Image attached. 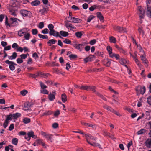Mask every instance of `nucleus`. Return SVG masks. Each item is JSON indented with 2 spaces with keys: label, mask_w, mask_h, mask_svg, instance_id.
<instances>
[{
  "label": "nucleus",
  "mask_w": 151,
  "mask_h": 151,
  "mask_svg": "<svg viewBox=\"0 0 151 151\" xmlns=\"http://www.w3.org/2000/svg\"><path fill=\"white\" fill-rule=\"evenodd\" d=\"M84 135L85 136L86 141L89 144L92 146H98L99 148H101L100 144L94 142L97 139L96 137L92 136L90 134H84Z\"/></svg>",
  "instance_id": "nucleus-1"
},
{
  "label": "nucleus",
  "mask_w": 151,
  "mask_h": 151,
  "mask_svg": "<svg viewBox=\"0 0 151 151\" xmlns=\"http://www.w3.org/2000/svg\"><path fill=\"white\" fill-rule=\"evenodd\" d=\"M135 90L137 95L140 94L143 95L145 92L146 88L144 86L142 87L140 86H138L135 88Z\"/></svg>",
  "instance_id": "nucleus-2"
},
{
  "label": "nucleus",
  "mask_w": 151,
  "mask_h": 151,
  "mask_svg": "<svg viewBox=\"0 0 151 151\" xmlns=\"http://www.w3.org/2000/svg\"><path fill=\"white\" fill-rule=\"evenodd\" d=\"M88 44V43L87 42H84L78 44H75L74 45V47L80 51H81L83 50L84 46Z\"/></svg>",
  "instance_id": "nucleus-3"
},
{
  "label": "nucleus",
  "mask_w": 151,
  "mask_h": 151,
  "mask_svg": "<svg viewBox=\"0 0 151 151\" xmlns=\"http://www.w3.org/2000/svg\"><path fill=\"white\" fill-rule=\"evenodd\" d=\"M27 136L26 135L25 137V139L27 140L28 141H29L30 139V137H32V138L36 139L37 137L36 135L34 134V132L31 131L27 133Z\"/></svg>",
  "instance_id": "nucleus-4"
},
{
  "label": "nucleus",
  "mask_w": 151,
  "mask_h": 151,
  "mask_svg": "<svg viewBox=\"0 0 151 151\" xmlns=\"http://www.w3.org/2000/svg\"><path fill=\"white\" fill-rule=\"evenodd\" d=\"M138 13L140 18L142 19L145 16V13L144 10L143 8L141 6H139L137 8Z\"/></svg>",
  "instance_id": "nucleus-5"
},
{
  "label": "nucleus",
  "mask_w": 151,
  "mask_h": 151,
  "mask_svg": "<svg viewBox=\"0 0 151 151\" xmlns=\"http://www.w3.org/2000/svg\"><path fill=\"white\" fill-rule=\"evenodd\" d=\"M29 29L26 28H23L18 31V35L20 37H22L27 33Z\"/></svg>",
  "instance_id": "nucleus-6"
},
{
  "label": "nucleus",
  "mask_w": 151,
  "mask_h": 151,
  "mask_svg": "<svg viewBox=\"0 0 151 151\" xmlns=\"http://www.w3.org/2000/svg\"><path fill=\"white\" fill-rule=\"evenodd\" d=\"M20 14L24 17L30 16L31 14L30 12L24 9L20 10Z\"/></svg>",
  "instance_id": "nucleus-7"
},
{
  "label": "nucleus",
  "mask_w": 151,
  "mask_h": 151,
  "mask_svg": "<svg viewBox=\"0 0 151 151\" xmlns=\"http://www.w3.org/2000/svg\"><path fill=\"white\" fill-rule=\"evenodd\" d=\"M49 34L50 35H53L56 37H59L60 38H63L61 36L59 35V33L58 32L55 31L54 29L50 31Z\"/></svg>",
  "instance_id": "nucleus-8"
},
{
  "label": "nucleus",
  "mask_w": 151,
  "mask_h": 151,
  "mask_svg": "<svg viewBox=\"0 0 151 151\" xmlns=\"http://www.w3.org/2000/svg\"><path fill=\"white\" fill-rule=\"evenodd\" d=\"M56 91H54L52 93H50L48 95V98L50 101H52L55 99V96L56 94Z\"/></svg>",
  "instance_id": "nucleus-9"
},
{
  "label": "nucleus",
  "mask_w": 151,
  "mask_h": 151,
  "mask_svg": "<svg viewBox=\"0 0 151 151\" xmlns=\"http://www.w3.org/2000/svg\"><path fill=\"white\" fill-rule=\"evenodd\" d=\"M103 63L104 65L107 67H109L111 63V60L109 59H104L103 61Z\"/></svg>",
  "instance_id": "nucleus-10"
},
{
  "label": "nucleus",
  "mask_w": 151,
  "mask_h": 151,
  "mask_svg": "<svg viewBox=\"0 0 151 151\" xmlns=\"http://www.w3.org/2000/svg\"><path fill=\"white\" fill-rule=\"evenodd\" d=\"M65 26L68 29H69L70 28V30L76 29V27L75 26L71 24L68 22H66L65 23Z\"/></svg>",
  "instance_id": "nucleus-11"
},
{
  "label": "nucleus",
  "mask_w": 151,
  "mask_h": 151,
  "mask_svg": "<svg viewBox=\"0 0 151 151\" xmlns=\"http://www.w3.org/2000/svg\"><path fill=\"white\" fill-rule=\"evenodd\" d=\"M147 11L146 12L147 15L149 18H151V6L147 5Z\"/></svg>",
  "instance_id": "nucleus-12"
},
{
  "label": "nucleus",
  "mask_w": 151,
  "mask_h": 151,
  "mask_svg": "<svg viewBox=\"0 0 151 151\" xmlns=\"http://www.w3.org/2000/svg\"><path fill=\"white\" fill-rule=\"evenodd\" d=\"M9 9L11 14L14 16L16 15V14L15 12V8L14 7H13L12 5L10 6L9 7Z\"/></svg>",
  "instance_id": "nucleus-13"
},
{
  "label": "nucleus",
  "mask_w": 151,
  "mask_h": 151,
  "mask_svg": "<svg viewBox=\"0 0 151 151\" xmlns=\"http://www.w3.org/2000/svg\"><path fill=\"white\" fill-rule=\"evenodd\" d=\"M145 145L148 148H151V138H148L146 140Z\"/></svg>",
  "instance_id": "nucleus-14"
},
{
  "label": "nucleus",
  "mask_w": 151,
  "mask_h": 151,
  "mask_svg": "<svg viewBox=\"0 0 151 151\" xmlns=\"http://www.w3.org/2000/svg\"><path fill=\"white\" fill-rule=\"evenodd\" d=\"M103 107L105 109L110 112H113L114 111V110L113 109H112L111 107L107 106L106 104H104L103 106Z\"/></svg>",
  "instance_id": "nucleus-15"
},
{
  "label": "nucleus",
  "mask_w": 151,
  "mask_h": 151,
  "mask_svg": "<svg viewBox=\"0 0 151 151\" xmlns=\"http://www.w3.org/2000/svg\"><path fill=\"white\" fill-rule=\"evenodd\" d=\"M96 15L97 17L99 19V20L101 21L104 22V17L101 12H97L96 13Z\"/></svg>",
  "instance_id": "nucleus-16"
},
{
  "label": "nucleus",
  "mask_w": 151,
  "mask_h": 151,
  "mask_svg": "<svg viewBox=\"0 0 151 151\" xmlns=\"http://www.w3.org/2000/svg\"><path fill=\"white\" fill-rule=\"evenodd\" d=\"M119 62L121 64L124 65L127 68V65H126L127 61L125 60L122 58H120L119 59Z\"/></svg>",
  "instance_id": "nucleus-17"
},
{
  "label": "nucleus",
  "mask_w": 151,
  "mask_h": 151,
  "mask_svg": "<svg viewBox=\"0 0 151 151\" xmlns=\"http://www.w3.org/2000/svg\"><path fill=\"white\" fill-rule=\"evenodd\" d=\"M123 28L118 26H115L114 27V29L115 30L118 31L119 32H122Z\"/></svg>",
  "instance_id": "nucleus-18"
},
{
  "label": "nucleus",
  "mask_w": 151,
  "mask_h": 151,
  "mask_svg": "<svg viewBox=\"0 0 151 151\" xmlns=\"http://www.w3.org/2000/svg\"><path fill=\"white\" fill-rule=\"evenodd\" d=\"M106 49L108 51L109 56L110 57L113 53H112V49L110 46H108L106 47Z\"/></svg>",
  "instance_id": "nucleus-19"
},
{
  "label": "nucleus",
  "mask_w": 151,
  "mask_h": 151,
  "mask_svg": "<svg viewBox=\"0 0 151 151\" xmlns=\"http://www.w3.org/2000/svg\"><path fill=\"white\" fill-rule=\"evenodd\" d=\"M60 33L61 36L64 37L68 36L69 35V33L68 32L64 31H60Z\"/></svg>",
  "instance_id": "nucleus-20"
},
{
  "label": "nucleus",
  "mask_w": 151,
  "mask_h": 151,
  "mask_svg": "<svg viewBox=\"0 0 151 151\" xmlns=\"http://www.w3.org/2000/svg\"><path fill=\"white\" fill-rule=\"evenodd\" d=\"M61 99L63 102L65 103L67 100V97L65 93H63L61 95Z\"/></svg>",
  "instance_id": "nucleus-21"
},
{
  "label": "nucleus",
  "mask_w": 151,
  "mask_h": 151,
  "mask_svg": "<svg viewBox=\"0 0 151 151\" xmlns=\"http://www.w3.org/2000/svg\"><path fill=\"white\" fill-rule=\"evenodd\" d=\"M17 57V53L16 52H14L12 53V55L11 56H9L8 57V58L9 59L12 60V59H15Z\"/></svg>",
  "instance_id": "nucleus-22"
},
{
  "label": "nucleus",
  "mask_w": 151,
  "mask_h": 151,
  "mask_svg": "<svg viewBox=\"0 0 151 151\" xmlns=\"http://www.w3.org/2000/svg\"><path fill=\"white\" fill-rule=\"evenodd\" d=\"M40 2L38 0H35L31 3V4L33 6H36L39 5Z\"/></svg>",
  "instance_id": "nucleus-23"
},
{
  "label": "nucleus",
  "mask_w": 151,
  "mask_h": 151,
  "mask_svg": "<svg viewBox=\"0 0 151 151\" xmlns=\"http://www.w3.org/2000/svg\"><path fill=\"white\" fill-rule=\"evenodd\" d=\"M31 106V105L30 104V103L29 102H26L24 103V107L25 108H27V109H24V110L26 111L27 109H28V108L30 107Z\"/></svg>",
  "instance_id": "nucleus-24"
},
{
  "label": "nucleus",
  "mask_w": 151,
  "mask_h": 151,
  "mask_svg": "<svg viewBox=\"0 0 151 151\" xmlns=\"http://www.w3.org/2000/svg\"><path fill=\"white\" fill-rule=\"evenodd\" d=\"M56 42V40L55 39H51L49 40L47 42L49 46H51L52 44H55Z\"/></svg>",
  "instance_id": "nucleus-25"
},
{
  "label": "nucleus",
  "mask_w": 151,
  "mask_h": 151,
  "mask_svg": "<svg viewBox=\"0 0 151 151\" xmlns=\"http://www.w3.org/2000/svg\"><path fill=\"white\" fill-rule=\"evenodd\" d=\"M14 119H16L21 116V114L17 113L15 114H12Z\"/></svg>",
  "instance_id": "nucleus-26"
},
{
  "label": "nucleus",
  "mask_w": 151,
  "mask_h": 151,
  "mask_svg": "<svg viewBox=\"0 0 151 151\" xmlns=\"http://www.w3.org/2000/svg\"><path fill=\"white\" fill-rule=\"evenodd\" d=\"M109 39L110 42L115 43L116 42V39L113 36L110 37Z\"/></svg>",
  "instance_id": "nucleus-27"
},
{
  "label": "nucleus",
  "mask_w": 151,
  "mask_h": 151,
  "mask_svg": "<svg viewBox=\"0 0 151 151\" xmlns=\"http://www.w3.org/2000/svg\"><path fill=\"white\" fill-rule=\"evenodd\" d=\"M96 87L94 86H88V90H91L93 91V92L96 93L98 92L96 91L95 89Z\"/></svg>",
  "instance_id": "nucleus-28"
},
{
  "label": "nucleus",
  "mask_w": 151,
  "mask_h": 151,
  "mask_svg": "<svg viewBox=\"0 0 151 151\" xmlns=\"http://www.w3.org/2000/svg\"><path fill=\"white\" fill-rule=\"evenodd\" d=\"M80 21V19L74 17L73 18L72 21L70 22L75 23H78Z\"/></svg>",
  "instance_id": "nucleus-29"
},
{
  "label": "nucleus",
  "mask_w": 151,
  "mask_h": 151,
  "mask_svg": "<svg viewBox=\"0 0 151 151\" xmlns=\"http://www.w3.org/2000/svg\"><path fill=\"white\" fill-rule=\"evenodd\" d=\"M38 35L39 37L40 38L47 39H48V37L46 35H42L40 34H38Z\"/></svg>",
  "instance_id": "nucleus-30"
},
{
  "label": "nucleus",
  "mask_w": 151,
  "mask_h": 151,
  "mask_svg": "<svg viewBox=\"0 0 151 151\" xmlns=\"http://www.w3.org/2000/svg\"><path fill=\"white\" fill-rule=\"evenodd\" d=\"M13 118V116L12 114H11L10 115H7L6 120H7V121H8L9 120H11Z\"/></svg>",
  "instance_id": "nucleus-31"
},
{
  "label": "nucleus",
  "mask_w": 151,
  "mask_h": 151,
  "mask_svg": "<svg viewBox=\"0 0 151 151\" xmlns=\"http://www.w3.org/2000/svg\"><path fill=\"white\" fill-rule=\"evenodd\" d=\"M110 57L113 58V57H115L116 59H120L119 55L117 54L113 53L110 56Z\"/></svg>",
  "instance_id": "nucleus-32"
},
{
  "label": "nucleus",
  "mask_w": 151,
  "mask_h": 151,
  "mask_svg": "<svg viewBox=\"0 0 151 151\" xmlns=\"http://www.w3.org/2000/svg\"><path fill=\"white\" fill-rule=\"evenodd\" d=\"M23 122L24 124L29 123L30 122V119L28 118H25L23 119Z\"/></svg>",
  "instance_id": "nucleus-33"
},
{
  "label": "nucleus",
  "mask_w": 151,
  "mask_h": 151,
  "mask_svg": "<svg viewBox=\"0 0 151 151\" xmlns=\"http://www.w3.org/2000/svg\"><path fill=\"white\" fill-rule=\"evenodd\" d=\"M82 32H78L75 34V35L78 38H81V37L82 35Z\"/></svg>",
  "instance_id": "nucleus-34"
},
{
  "label": "nucleus",
  "mask_w": 151,
  "mask_h": 151,
  "mask_svg": "<svg viewBox=\"0 0 151 151\" xmlns=\"http://www.w3.org/2000/svg\"><path fill=\"white\" fill-rule=\"evenodd\" d=\"M146 130L144 129H142L138 131L137 134L138 135H140L145 133Z\"/></svg>",
  "instance_id": "nucleus-35"
},
{
  "label": "nucleus",
  "mask_w": 151,
  "mask_h": 151,
  "mask_svg": "<svg viewBox=\"0 0 151 151\" xmlns=\"http://www.w3.org/2000/svg\"><path fill=\"white\" fill-rule=\"evenodd\" d=\"M52 112L51 111H46L43 113V116L50 115L52 114Z\"/></svg>",
  "instance_id": "nucleus-36"
},
{
  "label": "nucleus",
  "mask_w": 151,
  "mask_h": 151,
  "mask_svg": "<svg viewBox=\"0 0 151 151\" xmlns=\"http://www.w3.org/2000/svg\"><path fill=\"white\" fill-rule=\"evenodd\" d=\"M69 57L72 60L74 59L77 57V55L76 54H71L69 55Z\"/></svg>",
  "instance_id": "nucleus-37"
},
{
  "label": "nucleus",
  "mask_w": 151,
  "mask_h": 151,
  "mask_svg": "<svg viewBox=\"0 0 151 151\" xmlns=\"http://www.w3.org/2000/svg\"><path fill=\"white\" fill-rule=\"evenodd\" d=\"M18 142V139L17 138H14L12 139V144L17 145V144Z\"/></svg>",
  "instance_id": "nucleus-38"
},
{
  "label": "nucleus",
  "mask_w": 151,
  "mask_h": 151,
  "mask_svg": "<svg viewBox=\"0 0 151 151\" xmlns=\"http://www.w3.org/2000/svg\"><path fill=\"white\" fill-rule=\"evenodd\" d=\"M144 54H141L142 55L141 56V60L144 63H147V60L145 57L143 55Z\"/></svg>",
  "instance_id": "nucleus-39"
},
{
  "label": "nucleus",
  "mask_w": 151,
  "mask_h": 151,
  "mask_svg": "<svg viewBox=\"0 0 151 151\" xmlns=\"http://www.w3.org/2000/svg\"><path fill=\"white\" fill-rule=\"evenodd\" d=\"M40 85L42 89H45L47 88V86L45 85L42 82H40Z\"/></svg>",
  "instance_id": "nucleus-40"
},
{
  "label": "nucleus",
  "mask_w": 151,
  "mask_h": 151,
  "mask_svg": "<svg viewBox=\"0 0 151 151\" xmlns=\"http://www.w3.org/2000/svg\"><path fill=\"white\" fill-rule=\"evenodd\" d=\"M96 94L98 96L101 98L105 100V101H107L106 98L104 97L102 95L100 94L99 92L96 93Z\"/></svg>",
  "instance_id": "nucleus-41"
},
{
  "label": "nucleus",
  "mask_w": 151,
  "mask_h": 151,
  "mask_svg": "<svg viewBox=\"0 0 151 151\" xmlns=\"http://www.w3.org/2000/svg\"><path fill=\"white\" fill-rule=\"evenodd\" d=\"M24 38L27 40H28L30 37V34L29 33H26L25 35H24Z\"/></svg>",
  "instance_id": "nucleus-42"
},
{
  "label": "nucleus",
  "mask_w": 151,
  "mask_h": 151,
  "mask_svg": "<svg viewBox=\"0 0 151 151\" xmlns=\"http://www.w3.org/2000/svg\"><path fill=\"white\" fill-rule=\"evenodd\" d=\"M138 30L140 34H141L142 36L144 35V33L142 27H139Z\"/></svg>",
  "instance_id": "nucleus-43"
},
{
  "label": "nucleus",
  "mask_w": 151,
  "mask_h": 151,
  "mask_svg": "<svg viewBox=\"0 0 151 151\" xmlns=\"http://www.w3.org/2000/svg\"><path fill=\"white\" fill-rule=\"evenodd\" d=\"M47 11V9L44 8L43 9L40 10L39 12H40L42 14H44Z\"/></svg>",
  "instance_id": "nucleus-44"
},
{
  "label": "nucleus",
  "mask_w": 151,
  "mask_h": 151,
  "mask_svg": "<svg viewBox=\"0 0 151 151\" xmlns=\"http://www.w3.org/2000/svg\"><path fill=\"white\" fill-rule=\"evenodd\" d=\"M8 64L9 65V68L11 70L13 71L15 69V67L12 64Z\"/></svg>",
  "instance_id": "nucleus-45"
},
{
  "label": "nucleus",
  "mask_w": 151,
  "mask_h": 151,
  "mask_svg": "<svg viewBox=\"0 0 151 151\" xmlns=\"http://www.w3.org/2000/svg\"><path fill=\"white\" fill-rule=\"evenodd\" d=\"M5 62L7 64H12L14 66L17 65L16 64L14 63L13 62L10 61L9 60L5 61Z\"/></svg>",
  "instance_id": "nucleus-46"
},
{
  "label": "nucleus",
  "mask_w": 151,
  "mask_h": 151,
  "mask_svg": "<svg viewBox=\"0 0 151 151\" xmlns=\"http://www.w3.org/2000/svg\"><path fill=\"white\" fill-rule=\"evenodd\" d=\"M63 42L67 44H70L71 43V41L68 39H65L63 41Z\"/></svg>",
  "instance_id": "nucleus-47"
},
{
  "label": "nucleus",
  "mask_w": 151,
  "mask_h": 151,
  "mask_svg": "<svg viewBox=\"0 0 151 151\" xmlns=\"http://www.w3.org/2000/svg\"><path fill=\"white\" fill-rule=\"evenodd\" d=\"M28 93L27 90H24L20 92L21 94L23 96H25Z\"/></svg>",
  "instance_id": "nucleus-48"
},
{
  "label": "nucleus",
  "mask_w": 151,
  "mask_h": 151,
  "mask_svg": "<svg viewBox=\"0 0 151 151\" xmlns=\"http://www.w3.org/2000/svg\"><path fill=\"white\" fill-rule=\"evenodd\" d=\"M48 27L50 31L54 29V26L51 24H49L48 26Z\"/></svg>",
  "instance_id": "nucleus-49"
},
{
  "label": "nucleus",
  "mask_w": 151,
  "mask_h": 151,
  "mask_svg": "<svg viewBox=\"0 0 151 151\" xmlns=\"http://www.w3.org/2000/svg\"><path fill=\"white\" fill-rule=\"evenodd\" d=\"M52 136L51 134H47L45 138L52 142Z\"/></svg>",
  "instance_id": "nucleus-50"
},
{
  "label": "nucleus",
  "mask_w": 151,
  "mask_h": 151,
  "mask_svg": "<svg viewBox=\"0 0 151 151\" xmlns=\"http://www.w3.org/2000/svg\"><path fill=\"white\" fill-rule=\"evenodd\" d=\"M91 61V57H88L84 59V61L85 63H87L89 61Z\"/></svg>",
  "instance_id": "nucleus-51"
},
{
  "label": "nucleus",
  "mask_w": 151,
  "mask_h": 151,
  "mask_svg": "<svg viewBox=\"0 0 151 151\" xmlns=\"http://www.w3.org/2000/svg\"><path fill=\"white\" fill-rule=\"evenodd\" d=\"M41 92L42 93L44 94H48V92L47 90L45 89H42V90H41Z\"/></svg>",
  "instance_id": "nucleus-52"
},
{
  "label": "nucleus",
  "mask_w": 151,
  "mask_h": 151,
  "mask_svg": "<svg viewBox=\"0 0 151 151\" xmlns=\"http://www.w3.org/2000/svg\"><path fill=\"white\" fill-rule=\"evenodd\" d=\"M88 86H81V87H80V89L88 91Z\"/></svg>",
  "instance_id": "nucleus-53"
},
{
  "label": "nucleus",
  "mask_w": 151,
  "mask_h": 151,
  "mask_svg": "<svg viewBox=\"0 0 151 151\" xmlns=\"http://www.w3.org/2000/svg\"><path fill=\"white\" fill-rule=\"evenodd\" d=\"M96 42V39H93L91 40L89 42V44L91 45H94Z\"/></svg>",
  "instance_id": "nucleus-54"
},
{
  "label": "nucleus",
  "mask_w": 151,
  "mask_h": 151,
  "mask_svg": "<svg viewBox=\"0 0 151 151\" xmlns=\"http://www.w3.org/2000/svg\"><path fill=\"white\" fill-rule=\"evenodd\" d=\"M88 127H92L93 129H96V125L95 124H94L93 125L92 124H89L88 125Z\"/></svg>",
  "instance_id": "nucleus-55"
},
{
  "label": "nucleus",
  "mask_w": 151,
  "mask_h": 151,
  "mask_svg": "<svg viewBox=\"0 0 151 151\" xmlns=\"http://www.w3.org/2000/svg\"><path fill=\"white\" fill-rule=\"evenodd\" d=\"M44 27V24L43 22H40L39 23L38 27L40 29Z\"/></svg>",
  "instance_id": "nucleus-56"
},
{
  "label": "nucleus",
  "mask_w": 151,
  "mask_h": 151,
  "mask_svg": "<svg viewBox=\"0 0 151 151\" xmlns=\"http://www.w3.org/2000/svg\"><path fill=\"white\" fill-rule=\"evenodd\" d=\"M27 55H28V54H22L20 55L21 58L22 59V60L25 59H26L27 58Z\"/></svg>",
  "instance_id": "nucleus-57"
},
{
  "label": "nucleus",
  "mask_w": 151,
  "mask_h": 151,
  "mask_svg": "<svg viewBox=\"0 0 151 151\" xmlns=\"http://www.w3.org/2000/svg\"><path fill=\"white\" fill-rule=\"evenodd\" d=\"M17 63L18 64H20L23 62V60L21 58H18L17 60Z\"/></svg>",
  "instance_id": "nucleus-58"
},
{
  "label": "nucleus",
  "mask_w": 151,
  "mask_h": 151,
  "mask_svg": "<svg viewBox=\"0 0 151 151\" xmlns=\"http://www.w3.org/2000/svg\"><path fill=\"white\" fill-rule=\"evenodd\" d=\"M94 16L93 15H91L87 19V22H90L91 20H92L93 18H94Z\"/></svg>",
  "instance_id": "nucleus-59"
},
{
  "label": "nucleus",
  "mask_w": 151,
  "mask_h": 151,
  "mask_svg": "<svg viewBox=\"0 0 151 151\" xmlns=\"http://www.w3.org/2000/svg\"><path fill=\"white\" fill-rule=\"evenodd\" d=\"M134 60L136 63L137 64V65L139 67V68H141V64L140 63H139V60H138V59H135Z\"/></svg>",
  "instance_id": "nucleus-60"
},
{
  "label": "nucleus",
  "mask_w": 151,
  "mask_h": 151,
  "mask_svg": "<svg viewBox=\"0 0 151 151\" xmlns=\"http://www.w3.org/2000/svg\"><path fill=\"white\" fill-rule=\"evenodd\" d=\"M137 47H138V49L139 50L140 52L142 53L141 54H144V51L142 50V47L141 46H139V47L138 46V45H137Z\"/></svg>",
  "instance_id": "nucleus-61"
},
{
  "label": "nucleus",
  "mask_w": 151,
  "mask_h": 151,
  "mask_svg": "<svg viewBox=\"0 0 151 151\" xmlns=\"http://www.w3.org/2000/svg\"><path fill=\"white\" fill-rule=\"evenodd\" d=\"M51 66H59V65L58 63H56L55 62H53L51 64Z\"/></svg>",
  "instance_id": "nucleus-62"
},
{
  "label": "nucleus",
  "mask_w": 151,
  "mask_h": 151,
  "mask_svg": "<svg viewBox=\"0 0 151 151\" xmlns=\"http://www.w3.org/2000/svg\"><path fill=\"white\" fill-rule=\"evenodd\" d=\"M32 32L33 35H36L38 33V31L36 29H33L32 30Z\"/></svg>",
  "instance_id": "nucleus-63"
},
{
  "label": "nucleus",
  "mask_w": 151,
  "mask_h": 151,
  "mask_svg": "<svg viewBox=\"0 0 151 151\" xmlns=\"http://www.w3.org/2000/svg\"><path fill=\"white\" fill-rule=\"evenodd\" d=\"M147 99L148 103L150 105H151V95L147 98Z\"/></svg>",
  "instance_id": "nucleus-64"
}]
</instances>
